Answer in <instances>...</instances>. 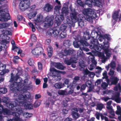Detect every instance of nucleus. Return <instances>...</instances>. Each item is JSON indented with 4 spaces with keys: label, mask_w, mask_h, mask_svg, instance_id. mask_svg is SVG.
Here are the masks:
<instances>
[{
    "label": "nucleus",
    "mask_w": 121,
    "mask_h": 121,
    "mask_svg": "<svg viewBox=\"0 0 121 121\" xmlns=\"http://www.w3.org/2000/svg\"><path fill=\"white\" fill-rule=\"evenodd\" d=\"M14 84V83L11 85L9 88L10 90L12 91L14 93V95L15 97H18L19 99L23 101H25L30 98V95L29 92L28 93L29 94L27 96L26 94H25L24 96L22 95H20L19 91V87L18 85H15Z\"/></svg>",
    "instance_id": "nucleus-1"
},
{
    "label": "nucleus",
    "mask_w": 121,
    "mask_h": 121,
    "mask_svg": "<svg viewBox=\"0 0 121 121\" xmlns=\"http://www.w3.org/2000/svg\"><path fill=\"white\" fill-rule=\"evenodd\" d=\"M83 13L86 16L87 20L90 22L92 20V18H95L97 17L96 12L90 8L84 9Z\"/></svg>",
    "instance_id": "nucleus-2"
},
{
    "label": "nucleus",
    "mask_w": 121,
    "mask_h": 121,
    "mask_svg": "<svg viewBox=\"0 0 121 121\" xmlns=\"http://www.w3.org/2000/svg\"><path fill=\"white\" fill-rule=\"evenodd\" d=\"M90 44L91 49H94L96 51H98V50L101 49L97 39H95L94 38L91 39V40H90Z\"/></svg>",
    "instance_id": "nucleus-3"
},
{
    "label": "nucleus",
    "mask_w": 121,
    "mask_h": 121,
    "mask_svg": "<svg viewBox=\"0 0 121 121\" xmlns=\"http://www.w3.org/2000/svg\"><path fill=\"white\" fill-rule=\"evenodd\" d=\"M85 40H81L77 41H74L73 42V45L75 48H79L81 50L80 52H82V49H81L82 48L80 47V46H81L82 45L83 46L84 45L87 46H88L90 45Z\"/></svg>",
    "instance_id": "nucleus-4"
},
{
    "label": "nucleus",
    "mask_w": 121,
    "mask_h": 121,
    "mask_svg": "<svg viewBox=\"0 0 121 121\" xmlns=\"http://www.w3.org/2000/svg\"><path fill=\"white\" fill-rule=\"evenodd\" d=\"M30 5V2L28 0H21L19 6L21 10L24 11L28 9Z\"/></svg>",
    "instance_id": "nucleus-5"
},
{
    "label": "nucleus",
    "mask_w": 121,
    "mask_h": 121,
    "mask_svg": "<svg viewBox=\"0 0 121 121\" xmlns=\"http://www.w3.org/2000/svg\"><path fill=\"white\" fill-rule=\"evenodd\" d=\"M0 21L6 22L10 19V16L9 13L1 10H0Z\"/></svg>",
    "instance_id": "nucleus-6"
},
{
    "label": "nucleus",
    "mask_w": 121,
    "mask_h": 121,
    "mask_svg": "<svg viewBox=\"0 0 121 121\" xmlns=\"http://www.w3.org/2000/svg\"><path fill=\"white\" fill-rule=\"evenodd\" d=\"M50 71L57 73V74L56 75H54L53 76L56 78V80L58 81L60 80L61 79L60 75L58 73H60L63 75H64L66 73V72L65 71H61L57 70L54 68H52L51 69Z\"/></svg>",
    "instance_id": "nucleus-7"
},
{
    "label": "nucleus",
    "mask_w": 121,
    "mask_h": 121,
    "mask_svg": "<svg viewBox=\"0 0 121 121\" xmlns=\"http://www.w3.org/2000/svg\"><path fill=\"white\" fill-rule=\"evenodd\" d=\"M59 33V31L56 28H50L47 32L48 34L50 36L53 35L54 37L57 36Z\"/></svg>",
    "instance_id": "nucleus-8"
},
{
    "label": "nucleus",
    "mask_w": 121,
    "mask_h": 121,
    "mask_svg": "<svg viewBox=\"0 0 121 121\" xmlns=\"http://www.w3.org/2000/svg\"><path fill=\"white\" fill-rule=\"evenodd\" d=\"M43 51V49L42 48L39 47L32 50L31 52L34 55H39L42 53Z\"/></svg>",
    "instance_id": "nucleus-9"
},
{
    "label": "nucleus",
    "mask_w": 121,
    "mask_h": 121,
    "mask_svg": "<svg viewBox=\"0 0 121 121\" xmlns=\"http://www.w3.org/2000/svg\"><path fill=\"white\" fill-rule=\"evenodd\" d=\"M69 82V81L68 79H66L65 80L63 83L64 87L65 86V85H67V90H68V88H69V90L67 91L68 92L67 93L68 94H71L73 93L74 91V89L73 87L71 86H68V84Z\"/></svg>",
    "instance_id": "nucleus-10"
},
{
    "label": "nucleus",
    "mask_w": 121,
    "mask_h": 121,
    "mask_svg": "<svg viewBox=\"0 0 121 121\" xmlns=\"http://www.w3.org/2000/svg\"><path fill=\"white\" fill-rule=\"evenodd\" d=\"M45 23L44 26L46 27L52 26L53 24V21L51 17L47 16L45 19Z\"/></svg>",
    "instance_id": "nucleus-11"
},
{
    "label": "nucleus",
    "mask_w": 121,
    "mask_h": 121,
    "mask_svg": "<svg viewBox=\"0 0 121 121\" xmlns=\"http://www.w3.org/2000/svg\"><path fill=\"white\" fill-rule=\"evenodd\" d=\"M101 0H86L85 3L89 7H91L92 4H98Z\"/></svg>",
    "instance_id": "nucleus-12"
},
{
    "label": "nucleus",
    "mask_w": 121,
    "mask_h": 121,
    "mask_svg": "<svg viewBox=\"0 0 121 121\" xmlns=\"http://www.w3.org/2000/svg\"><path fill=\"white\" fill-rule=\"evenodd\" d=\"M74 52V50L69 49L67 50L65 49L64 50V52L66 55L64 54L63 52L60 54L59 56L60 58H62L64 56H66L67 55H71Z\"/></svg>",
    "instance_id": "nucleus-13"
},
{
    "label": "nucleus",
    "mask_w": 121,
    "mask_h": 121,
    "mask_svg": "<svg viewBox=\"0 0 121 121\" xmlns=\"http://www.w3.org/2000/svg\"><path fill=\"white\" fill-rule=\"evenodd\" d=\"M104 45H103L101 44H99V45L101 48V49L98 50V51H100L102 49L104 51H106V50H108L109 47V43L108 41L106 42H103Z\"/></svg>",
    "instance_id": "nucleus-14"
},
{
    "label": "nucleus",
    "mask_w": 121,
    "mask_h": 121,
    "mask_svg": "<svg viewBox=\"0 0 121 121\" xmlns=\"http://www.w3.org/2000/svg\"><path fill=\"white\" fill-rule=\"evenodd\" d=\"M64 15L62 14L58 16V17L56 18L55 22L57 26H59L62 22L64 20Z\"/></svg>",
    "instance_id": "nucleus-15"
},
{
    "label": "nucleus",
    "mask_w": 121,
    "mask_h": 121,
    "mask_svg": "<svg viewBox=\"0 0 121 121\" xmlns=\"http://www.w3.org/2000/svg\"><path fill=\"white\" fill-rule=\"evenodd\" d=\"M111 81V83L109 84V85H116L118 83V81L119 80V79L117 77L113 76L111 77L110 78Z\"/></svg>",
    "instance_id": "nucleus-16"
},
{
    "label": "nucleus",
    "mask_w": 121,
    "mask_h": 121,
    "mask_svg": "<svg viewBox=\"0 0 121 121\" xmlns=\"http://www.w3.org/2000/svg\"><path fill=\"white\" fill-rule=\"evenodd\" d=\"M10 110L7 108H3V106L0 107V114L3 113L4 115H8L9 114Z\"/></svg>",
    "instance_id": "nucleus-17"
},
{
    "label": "nucleus",
    "mask_w": 121,
    "mask_h": 121,
    "mask_svg": "<svg viewBox=\"0 0 121 121\" xmlns=\"http://www.w3.org/2000/svg\"><path fill=\"white\" fill-rule=\"evenodd\" d=\"M91 35V39L96 38L98 35L99 36H101V34L100 32H97L96 31L93 30L92 31Z\"/></svg>",
    "instance_id": "nucleus-18"
},
{
    "label": "nucleus",
    "mask_w": 121,
    "mask_h": 121,
    "mask_svg": "<svg viewBox=\"0 0 121 121\" xmlns=\"http://www.w3.org/2000/svg\"><path fill=\"white\" fill-rule=\"evenodd\" d=\"M11 114L14 117V120L15 121H20V116L19 113L16 112H11Z\"/></svg>",
    "instance_id": "nucleus-19"
},
{
    "label": "nucleus",
    "mask_w": 121,
    "mask_h": 121,
    "mask_svg": "<svg viewBox=\"0 0 121 121\" xmlns=\"http://www.w3.org/2000/svg\"><path fill=\"white\" fill-rule=\"evenodd\" d=\"M119 16V13L118 11H115L113 13L112 15V17L113 19L115 20L114 24H115L118 20Z\"/></svg>",
    "instance_id": "nucleus-20"
},
{
    "label": "nucleus",
    "mask_w": 121,
    "mask_h": 121,
    "mask_svg": "<svg viewBox=\"0 0 121 121\" xmlns=\"http://www.w3.org/2000/svg\"><path fill=\"white\" fill-rule=\"evenodd\" d=\"M30 98H30L29 99H27L25 101H23L25 103L24 106L26 109H31L33 108V106L32 104H30V102H29L28 103H27V100L29 99Z\"/></svg>",
    "instance_id": "nucleus-21"
},
{
    "label": "nucleus",
    "mask_w": 121,
    "mask_h": 121,
    "mask_svg": "<svg viewBox=\"0 0 121 121\" xmlns=\"http://www.w3.org/2000/svg\"><path fill=\"white\" fill-rule=\"evenodd\" d=\"M54 65L56 68L60 70H63L65 68V67L60 63H54Z\"/></svg>",
    "instance_id": "nucleus-22"
},
{
    "label": "nucleus",
    "mask_w": 121,
    "mask_h": 121,
    "mask_svg": "<svg viewBox=\"0 0 121 121\" xmlns=\"http://www.w3.org/2000/svg\"><path fill=\"white\" fill-rule=\"evenodd\" d=\"M53 7L50 4L47 3L45 5L44 10L47 12H49L52 9Z\"/></svg>",
    "instance_id": "nucleus-23"
},
{
    "label": "nucleus",
    "mask_w": 121,
    "mask_h": 121,
    "mask_svg": "<svg viewBox=\"0 0 121 121\" xmlns=\"http://www.w3.org/2000/svg\"><path fill=\"white\" fill-rule=\"evenodd\" d=\"M71 42L69 40H65L63 41V46L65 47V48H68L71 45Z\"/></svg>",
    "instance_id": "nucleus-24"
},
{
    "label": "nucleus",
    "mask_w": 121,
    "mask_h": 121,
    "mask_svg": "<svg viewBox=\"0 0 121 121\" xmlns=\"http://www.w3.org/2000/svg\"><path fill=\"white\" fill-rule=\"evenodd\" d=\"M10 23L9 22H5L0 24V29H6L9 26Z\"/></svg>",
    "instance_id": "nucleus-25"
},
{
    "label": "nucleus",
    "mask_w": 121,
    "mask_h": 121,
    "mask_svg": "<svg viewBox=\"0 0 121 121\" xmlns=\"http://www.w3.org/2000/svg\"><path fill=\"white\" fill-rule=\"evenodd\" d=\"M7 107L9 108L10 110H12L15 111L17 110V108H16V107L14 105L13 103H9L7 104Z\"/></svg>",
    "instance_id": "nucleus-26"
},
{
    "label": "nucleus",
    "mask_w": 121,
    "mask_h": 121,
    "mask_svg": "<svg viewBox=\"0 0 121 121\" xmlns=\"http://www.w3.org/2000/svg\"><path fill=\"white\" fill-rule=\"evenodd\" d=\"M90 38V35L88 32L85 31L84 32L83 36L84 40H87L89 39Z\"/></svg>",
    "instance_id": "nucleus-27"
},
{
    "label": "nucleus",
    "mask_w": 121,
    "mask_h": 121,
    "mask_svg": "<svg viewBox=\"0 0 121 121\" xmlns=\"http://www.w3.org/2000/svg\"><path fill=\"white\" fill-rule=\"evenodd\" d=\"M42 16L41 14H39L37 15V17L35 20V21L37 23L40 22L42 20Z\"/></svg>",
    "instance_id": "nucleus-28"
},
{
    "label": "nucleus",
    "mask_w": 121,
    "mask_h": 121,
    "mask_svg": "<svg viewBox=\"0 0 121 121\" xmlns=\"http://www.w3.org/2000/svg\"><path fill=\"white\" fill-rule=\"evenodd\" d=\"M77 112H76L75 111H73L72 112V115L73 117L75 120L76 119L80 116V115Z\"/></svg>",
    "instance_id": "nucleus-29"
},
{
    "label": "nucleus",
    "mask_w": 121,
    "mask_h": 121,
    "mask_svg": "<svg viewBox=\"0 0 121 121\" xmlns=\"http://www.w3.org/2000/svg\"><path fill=\"white\" fill-rule=\"evenodd\" d=\"M48 54L49 57H51L52 55L53 51L52 47L51 46H49L48 48Z\"/></svg>",
    "instance_id": "nucleus-30"
},
{
    "label": "nucleus",
    "mask_w": 121,
    "mask_h": 121,
    "mask_svg": "<svg viewBox=\"0 0 121 121\" xmlns=\"http://www.w3.org/2000/svg\"><path fill=\"white\" fill-rule=\"evenodd\" d=\"M11 79L9 81V82H13L14 80H15L16 81H17V80L19 78V77L18 76L15 77L12 73H11Z\"/></svg>",
    "instance_id": "nucleus-31"
},
{
    "label": "nucleus",
    "mask_w": 121,
    "mask_h": 121,
    "mask_svg": "<svg viewBox=\"0 0 121 121\" xmlns=\"http://www.w3.org/2000/svg\"><path fill=\"white\" fill-rule=\"evenodd\" d=\"M79 65L80 70L82 71H84L85 67V64L82 60V62H79Z\"/></svg>",
    "instance_id": "nucleus-32"
},
{
    "label": "nucleus",
    "mask_w": 121,
    "mask_h": 121,
    "mask_svg": "<svg viewBox=\"0 0 121 121\" xmlns=\"http://www.w3.org/2000/svg\"><path fill=\"white\" fill-rule=\"evenodd\" d=\"M63 84L61 82H58L56 83L54 86L56 88L61 89L64 87Z\"/></svg>",
    "instance_id": "nucleus-33"
},
{
    "label": "nucleus",
    "mask_w": 121,
    "mask_h": 121,
    "mask_svg": "<svg viewBox=\"0 0 121 121\" xmlns=\"http://www.w3.org/2000/svg\"><path fill=\"white\" fill-rule=\"evenodd\" d=\"M64 62L65 63L68 65H70L72 63L70 58H69L67 57H66L64 60Z\"/></svg>",
    "instance_id": "nucleus-34"
},
{
    "label": "nucleus",
    "mask_w": 121,
    "mask_h": 121,
    "mask_svg": "<svg viewBox=\"0 0 121 121\" xmlns=\"http://www.w3.org/2000/svg\"><path fill=\"white\" fill-rule=\"evenodd\" d=\"M37 14V12H32L28 14V17L30 19L34 17Z\"/></svg>",
    "instance_id": "nucleus-35"
},
{
    "label": "nucleus",
    "mask_w": 121,
    "mask_h": 121,
    "mask_svg": "<svg viewBox=\"0 0 121 121\" xmlns=\"http://www.w3.org/2000/svg\"><path fill=\"white\" fill-rule=\"evenodd\" d=\"M67 25L65 24H61L60 28V30L62 31H66V30L67 28Z\"/></svg>",
    "instance_id": "nucleus-36"
},
{
    "label": "nucleus",
    "mask_w": 121,
    "mask_h": 121,
    "mask_svg": "<svg viewBox=\"0 0 121 121\" xmlns=\"http://www.w3.org/2000/svg\"><path fill=\"white\" fill-rule=\"evenodd\" d=\"M61 10L62 14L65 15V16L67 15L69 13L68 11L67 10V8L65 7H63Z\"/></svg>",
    "instance_id": "nucleus-37"
},
{
    "label": "nucleus",
    "mask_w": 121,
    "mask_h": 121,
    "mask_svg": "<svg viewBox=\"0 0 121 121\" xmlns=\"http://www.w3.org/2000/svg\"><path fill=\"white\" fill-rule=\"evenodd\" d=\"M96 106V109L101 111L103 108L104 106L103 104L101 103H100L97 104Z\"/></svg>",
    "instance_id": "nucleus-38"
},
{
    "label": "nucleus",
    "mask_w": 121,
    "mask_h": 121,
    "mask_svg": "<svg viewBox=\"0 0 121 121\" xmlns=\"http://www.w3.org/2000/svg\"><path fill=\"white\" fill-rule=\"evenodd\" d=\"M77 14L76 13L74 12L71 13L70 14V17L72 20H77Z\"/></svg>",
    "instance_id": "nucleus-39"
},
{
    "label": "nucleus",
    "mask_w": 121,
    "mask_h": 121,
    "mask_svg": "<svg viewBox=\"0 0 121 121\" xmlns=\"http://www.w3.org/2000/svg\"><path fill=\"white\" fill-rule=\"evenodd\" d=\"M66 31H62L59 36V37L61 39H62L66 37Z\"/></svg>",
    "instance_id": "nucleus-40"
},
{
    "label": "nucleus",
    "mask_w": 121,
    "mask_h": 121,
    "mask_svg": "<svg viewBox=\"0 0 121 121\" xmlns=\"http://www.w3.org/2000/svg\"><path fill=\"white\" fill-rule=\"evenodd\" d=\"M103 38L104 39H106L108 41H110L111 40V36L109 34H105L103 36Z\"/></svg>",
    "instance_id": "nucleus-41"
},
{
    "label": "nucleus",
    "mask_w": 121,
    "mask_h": 121,
    "mask_svg": "<svg viewBox=\"0 0 121 121\" xmlns=\"http://www.w3.org/2000/svg\"><path fill=\"white\" fill-rule=\"evenodd\" d=\"M73 110L74 111L76 112H78L79 111L80 113L84 111L83 108H79L78 109L77 108H75L73 109Z\"/></svg>",
    "instance_id": "nucleus-42"
},
{
    "label": "nucleus",
    "mask_w": 121,
    "mask_h": 121,
    "mask_svg": "<svg viewBox=\"0 0 121 121\" xmlns=\"http://www.w3.org/2000/svg\"><path fill=\"white\" fill-rule=\"evenodd\" d=\"M6 65L3 64H0V71H4L6 69Z\"/></svg>",
    "instance_id": "nucleus-43"
},
{
    "label": "nucleus",
    "mask_w": 121,
    "mask_h": 121,
    "mask_svg": "<svg viewBox=\"0 0 121 121\" xmlns=\"http://www.w3.org/2000/svg\"><path fill=\"white\" fill-rule=\"evenodd\" d=\"M57 114L56 113H52L50 115L51 117L53 120L56 119L57 117Z\"/></svg>",
    "instance_id": "nucleus-44"
},
{
    "label": "nucleus",
    "mask_w": 121,
    "mask_h": 121,
    "mask_svg": "<svg viewBox=\"0 0 121 121\" xmlns=\"http://www.w3.org/2000/svg\"><path fill=\"white\" fill-rule=\"evenodd\" d=\"M2 102L4 103H6L7 104L9 102L8 98L5 97H4L3 98Z\"/></svg>",
    "instance_id": "nucleus-45"
},
{
    "label": "nucleus",
    "mask_w": 121,
    "mask_h": 121,
    "mask_svg": "<svg viewBox=\"0 0 121 121\" xmlns=\"http://www.w3.org/2000/svg\"><path fill=\"white\" fill-rule=\"evenodd\" d=\"M29 25L32 28V31L33 32H34L35 31V29L34 24L31 22L29 23Z\"/></svg>",
    "instance_id": "nucleus-46"
},
{
    "label": "nucleus",
    "mask_w": 121,
    "mask_h": 121,
    "mask_svg": "<svg viewBox=\"0 0 121 121\" xmlns=\"http://www.w3.org/2000/svg\"><path fill=\"white\" fill-rule=\"evenodd\" d=\"M70 58L72 63H76L77 62L76 60H77V59L76 57L74 56H72L70 57Z\"/></svg>",
    "instance_id": "nucleus-47"
},
{
    "label": "nucleus",
    "mask_w": 121,
    "mask_h": 121,
    "mask_svg": "<svg viewBox=\"0 0 121 121\" xmlns=\"http://www.w3.org/2000/svg\"><path fill=\"white\" fill-rule=\"evenodd\" d=\"M68 90H67V91H65L63 90H60V91H59L58 92V93L60 95H64L65 94V92H67V93L68 92L67 91H67ZM68 94L67 95H68Z\"/></svg>",
    "instance_id": "nucleus-48"
},
{
    "label": "nucleus",
    "mask_w": 121,
    "mask_h": 121,
    "mask_svg": "<svg viewBox=\"0 0 121 121\" xmlns=\"http://www.w3.org/2000/svg\"><path fill=\"white\" fill-rule=\"evenodd\" d=\"M16 110L18 111V113H19L20 115H24L25 114L23 112V111L22 110V108H19L17 109V110Z\"/></svg>",
    "instance_id": "nucleus-49"
},
{
    "label": "nucleus",
    "mask_w": 121,
    "mask_h": 121,
    "mask_svg": "<svg viewBox=\"0 0 121 121\" xmlns=\"http://www.w3.org/2000/svg\"><path fill=\"white\" fill-rule=\"evenodd\" d=\"M31 39L32 41L35 42L36 41L37 38L35 35L33 34L31 35Z\"/></svg>",
    "instance_id": "nucleus-50"
},
{
    "label": "nucleus",
    "mask_w": 121,
    "mask_h": 121,
    "mask_svg": "<svg viewBox=\"0 0 121 121\" xmlns=\"http://www.w3.org/2000/svg\"><path fill=\"white\" fill-rule=\"evenodd\" d=\"M77 2L78 4L80 5L81 7H83L84 4L83 2L80 0H77Z\"/></svg>",
    "instance_id": "nucleus-51"
},
{
    "label": "nucleus",
    "mask_w": 121,
    "mask_h": 121,
    "mask_svg": "<svg viewBox=\"0 0 121 121\" xmlns=\"http://www.w3.org/2000/svg\"><path fill=\"white\" fill-rule=\"evenodd\" d=\"M64 23L66 24H71L72 23V21L69 19L67 18L66 20H65V22Z\"/></svg>",
    "instance_id": "nucleus-52"
},
{
    "label": "nucleus",
    "mask_w": 121,
    "mask_h": 121,
    "mask_svg": "<svg viewBox=\"0 0 121 121\" xmlns=\"http://www.w3.org/2000/svg\"><path fill=\"white\" fill-rule=\"evenodd\" d=\"M28 63L30 65L32 66L33 65L34 63V61L33 59H30L28 61Z\"/></svg>",
    "instance_id": "nucleus-53"
},
{
    "label": "nucleus",
    "mask_w": 121,
    "mask_h": 121,
    "mask_svg": "<svg viewBox=\"0 0 121 121\" xmlns=\"http://www.w3.org/2000/svg\"><path fill=\"white\" fill-rule=\"evenodd\" d=\"M104 52L106 55V56L107 58L109 57L110 56L111 54L109 53L110 51L109 50H106V51H104Z\"/></svg>",
    "instance_id": "nucleus-54"
},
{
    "label": "nucleus",
    "mask_w": 121,
    "mask_h": 121,
    "mask_svg": "<svg viewBox=\"0 0 121 121\" xmlns=\"http://www.w3.org/2000/svg\"><path fill=\"white\" fill-rule=\"evenodd\" d=\"M110 67L112 69H113L114 70L115 69L116 67V64L115 62L114 61L111 62L110 64Z\"/></svg>",
    "instance_id": "nucleus-55"
},
{
    "label": "nucleus",
    "mask_w": 121,
    "mask_h": 121,
    "mask_svg": "<svg viewBox=\"0 0 121 121\" xmlns=\"http://www.w3.org/2000/svg\"><path fill=\"white\" fill-rule=\"evenodd\" d=\"M108 84L105 82H104L101 85V86L104 89H105L108 86Z\"/></svg>",
    "instance_id": "nucleus-56"
},
{
    "label": "nucleus",
    "mask_w": 121,
    "mask_h": 121,
    "mask_svg": "<svg viewBox=\"0 0 121 121\" xmlns=\"http://www.w3.org/2000/svg\"><path fill=\"white\" fill-rule=\"evenodd\" d=\"M103 77L102 78L104 79H106L108 78V77L107 74V72L106 71H105L103 74Z\"/></svg>",
    "instance_id": "nucleus-57"
},
{
    "label": "nucleus",
    "mask_w": 121,
    "mask_h": 121,
    "mask_svg": "<svg viewBox=\"0 0 121 121\" xmlns=\"http://www.w3.org/2000/svg\"><path fill=\"white\" fill-rule=\"evenodd\" d=\"M114 71L112 69H110V70L109 72L108 73L109 75L111 76V77H112L114 74Z\"/></svg>",
    "instance_id": "nucleus-58"
},
{
    "label": "nucleus",
    "mask_w": 121,
    "mask_h": 121,
    "mask_svg": "<svg viewBox=\"0 0 121 121\" xmlns=\"http://www.w3.org/2000/svg\"><path fill=\"white\" fill-rule=\"evenodd\" d=\"M38 68L39 69L41 70L42 69V64L40 62H38Z\"/></svg>",
    "instance_id": "nucleus-59"
},
{
    "label": "nucleus",
    "mask_w": 121,
    "mask_h": 121,
    "mask_svg": "<svg viewBox=\"0 0 121 121\" xmlns=\"http://www.w3.org/2000/svg\"><path fill=\"white\" fill-rule=\"evenodd\" d=\"M3 46H1L0 47V52L2 50H5L7 48L6 46V44L5 45H3Z\"/></svg>",
    "instance_id": "nucleus-60"
},
{
    "label": "nucleus",
    "mask_w": 121,
    "mask_h": 121,
    "mask_svg": "<svg viewBox=\"0 0 121 121\" xmlns=\"http://www.w3.org/2000/svg\"><path fill=\"white\" fill-rule=\"evenodd\" d=\"M68 110L66 108H64L62 110V113H63L64 115L66 114L68 112Z\"/></svg>",
    "instance_id": "nucleus-61"
},
{
    "label": "nucleus",
    "mask_w": 121,
    "mask_h": 121,
    "mask_svg": "<svg viewBox=\"0 0 121 121\" xmlns=\"http://www.w3.org/2000/svg\"><path fill=\"white\" fill-rule=\"evenodd\" d=\"M26 117L27 118H30L33 115V114H30L27 112L26 113Z\"/></svg>",
    "instance_id": "nucleus-62"
},
{
    "label": "nucleus",
    "mask_w": 121,
    "mask_h": 121,
    "mask_svg": "<svg viewBox=\"0 0 121 121\" xmlns=\"http://www.w3.org/2000/svg\"><path fill=\"white\" fill-rule=\"evenodd\" d=\"M41 95L40 94H36L35 95V99H39L41 97Z\"/></svg>",
    "instance_id": "nucleus-63"
},
{
    "label": "nucleus",
    "mask_w": 121,
    "mask_h": 121,
    "mask_svg": "<svg viewBox=\"0 0 121 121\" xmlns=\"http://www.w3.org/2000/svg\"><path fill=\"white\" fill-rule=\"evenodd\" d=\"M117 69V71H121V65L119 64H118Z\"/></svg>",
    "instance_id": "nucleus-64"
}]
</instances>
